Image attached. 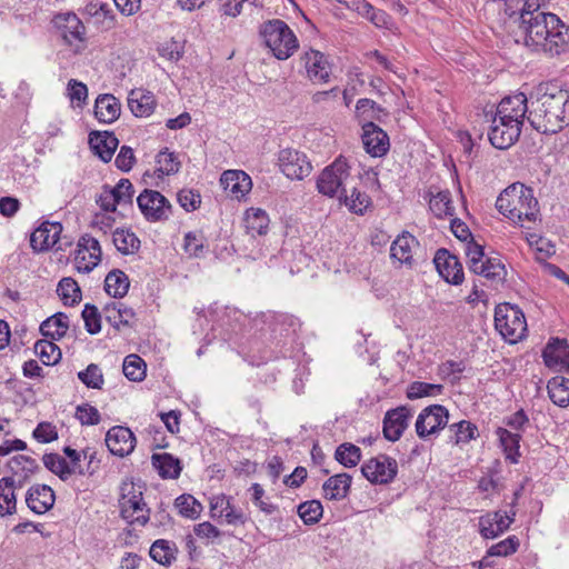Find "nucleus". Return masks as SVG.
<instances>
[{"label":"nucleus","mask_w":569,"mask_h":569,"mask_svg":"<svg viewBox=\"0 0 569 569\" xmlns=\"http://www.w3.org/2000/svg\"><path fill=\"white\" fill-rule=\"evenodd\" d=\"M521 34L527 47L550 57L559 56L569 48V26L551 12L525 14Z\"/></svg>","instance_id":"obj_1"},{"label":"nucleus","mask_w":569,"mask_h":569,"mask_svg":"<svg viewBox=\"0 0 569 569\" xmlns=\"http://www.w3.org/2000/svg\"><path fill=\"white\" fill-rule=\"evenodd\" d=\"M528 121L538 132L553 134L569 124V91L548 86L531 102Z\"/></svg>","instance_id":"obj_2"},{"label":"nucleus","mask_w":569,"mask_h":569,"mask_svg":"<svg viewBox=\"0 0 569 569\" xmlns=\"http://www.w3.org/2000/svg\"><path fill=\"white\" fill-rule=\"evenodd\" d=\"M496 208L500 213L517 223L536 221L539 209L533 190L517 182L507 187L497 198Z\"/></svg>","instance_id":"obj_3"},{"label":"nucleus","mask_w":569,"mask_h":569,"mask_svg":"<svg viewBox=\"0 0 569 569\" xmlns=\"http://www.w3.org/2000/svg\"><path fill=\"white\" fill-rule=\"evenodd\" d=\"M260 34L266 46L279 60L290 58L298 49V40L295 33L288 24L280 19L264 22L260 28Z\"/></svg>","instance_id":"obj_4"},{"label":"nucleus","mask_w":569,"mask_h":569,"mask_svg":"<svg viewBox=\"0 0 569 569\" xmlns=\"http://www.w3.org/2000/svg\"><path fill=\"white\" fill-rule=\"evenodd\" d=\"M495 327L509 343H517L527 332V321L522 310L510 303H500L496 307Z\"/></svg>","instance_id":"obj_5"},{"label":"nucleus","mask_w":569,"mask_h":569,"mask_svg":"<svg viewBox=\"0 0 569 569\" xmlns=\"http://www.w3.org/2000/svg\"><path fill=\"white\" fill-rule=\"evenodd\" d=\"M350 179V168L347 161L339 157L321 171L317 179V189L323 196H338L339 200H342Z\"/></svg>","instance_id":"obj_6"},{"label":"nucleus","mask_w":569,"mask_h":569,"mask_svg":"<svg viewBox=\"0 0 569 569\" xmlns=\"http://www.w3.org/2000/svg\"><path fill=\"white\" fill-rule=\"evenodd\" d=\"M119 499L120 515L129 523L144 526L149 521L150 509L143 501L141 487L133 482H122Z\"/></svg>","instance_id":"obj_7"},{"label":"nucleus","mask_w":569,"mask_h":569,"mask_svg":"<svg viewBox=\"0 0 569 569\" xmlns=\"http://www.w3.org/2000/svg\"><path fill=\"white\" fill-rule=\"evenodd\" d=\"M59 36L64 43L71 48L73 53L79 54L86 49V27L73 12L57 14L53 19Z\"/></svg>","instance_id":"obj_8"},{"label":"nucleus","mask_w":569,"mask_h":569,"mask_svg":"<svg viewBox=\"0 0 569 569\" xmlns=\"http://www.w3.org/2000/svg\"><path fill=\"white\" fill-rule=\"evenodd\" d=\"M361 472L371 483L386 485L397 476L398 463L389 456L379 455L365 462Z\"/></svg>","instance_id":"obj_9"},{"label":"nucleus","mask_w":569,"mask_h":569,"mask_svg":"<svg viewBox=\"0 0 569 569\" xmlns=\"http://www.w3.org/2000/svg\"><path fill=\"white\" fill-rule=\"evenodd\" d=\"M448 419L449 413L443 406H429L419 413L416 421V432L421 439L436 435L447 426Z\"/></svg>","instance_id":"obj_10"},{"label":"nucleus","mask_w":569,"mask_h":569,"mask_svg":"<svg viewBox=\"0 0 569 569\" xmlns=\"http://www.w3.org/2000/svg\"><path fill=\"white\" fill-rule=\"evenodd\" d=\"M138 207L149 221L168 219L171 204L159 191L144 189L137 198Z\"/></svg>","instance_id":"obj_11"},{"label":"nucleus","mask_w":569,"mask_h":569,"mask_svg":"<svg viewBox=\"0 0 569 569\" xmlns=\"http://www.w3.org/2000/svg\"><path fill=\"white\" fill-rule=\"evenodd\" d=\"M101 254L99 241L90 234L82 236L74 251L77 270L82 273H89L101 261Z\"/></svg>","instance_id":"obj_12"},{"label":"nucleus","mask_w":569,"mask_h":569,"mask_svg":"<svg viewBox=\"0 0 569 569\" xmlns=\"http://www.w3.org/2000/svg\"><path fill=\"white\" fill-rule=\"evenodd\" d=\"M279 167L289 179L302 180L308 177L312 170L307 156L295 149H283L278 156Z\"/></svg>","instance_id":"obj_13"},{"label":"nucleus","mask_w":569,"mask_h":569,"mask_svg":"<svg viewBox=\"0 0 569 569\" xmlns=\"http://www.w3.org/2000/svg\"><path fill=\"white\" fill-rule=\"evenodd\" d=\"M527 102V97L522 92L505 97L497 106L495 116L522 128L523 119L527 112L529 113Z\"/></svg>","instance_id":"obj_14"},{"label":"nucleus","mask_w":569,"mask_h":569,"mask_svg":"<svg viewBox=\"0 0 569 569\" xmlns=\"http://www.w3.org/2000/svg\"><path fill=\"white\" fill-rule=\"evenodd\" d=\"M521 128L497 116L493 117L488 138L500 150L510 148L520 137Z\"/></svg>","instance_id":"obj_15"},{"label":"nucleus","mask_w":569,"mask_h":569,"mask_svg":"<svg viewBox=\"0 0 569 569\" xmlns=\"http://www.w3.org/2000/svg\"><path fill=\"white\" fill-rule=\"evenodd\" d=\"M433 263L439 274L451 284H460L463 281V269L458 258L447 249H438Z\"/></svg>","instance_id":"obj_16"},{"label":"nucleus","mask_w":569,"mask_h":569,"mask_svg":"<svg viewBox=\"0 0 569 569\" xmlns=\"http://www.w3.org/2000/svg\"><path fill=\"white\" fill-rule=\"evenodd\" d=\"M362 143L370 156L382 157L389 151V137L380 127L368 121L362 126Z\"/></svg>","instance_id":"obj_17"},{"label":"nucleus","mask_w":569,"mask_h":569,"mask_svg":"<svg viewBox=\"0 0 569 569\" xmlns=\"http://www.w3.org/2000/svg\"><path fill=\"white\" fill-rule=\"evenodd\" d=\"M136 442L133 432L127 427L114 426L106 435V445L109 451L118 457L130 455Z\"/></svg>","instance_id":"obj_18"},{"label":"nucleus","mask_w":569,"mask_h":569,"mask_svg":"<svg viewBox=\"0 0 569 569\" xmlns=\"http://www.w3.org/2000/svg\"><path fill=\"white\" fill-rule=\"evenodd\" d=\"M61 232L60 222L46 221L31 233L30 244L34 251H47L58 243Z\"/></svg>","instance_id":"obj_19"},{"label":"nucleus","mask_w":569,"mask_h":569,"mask_svg":"<svg viewBox=\"0 0 569 569\" xmlns=\"http://www.w3.org/2000/svg\"><path fill=\"white\" fill-rule=\"evenodd\" d=\"M411 417L409 408L401 406L388 410L383 418V436L389 441H397L408 427V420Z\"/></svg>","instance_id":"obj_20"},{"label":"nucleus","mask_w":569,"mask_h":569,"mask_svg":"<svg viewBox=\"0 0 569 569\" xmlns=\"http://www.w3.org/2000/svg\"><path fill=\"white\" fill-rule=\"evenodd\" d=\"M516 511L508 512H490L480 518V533L486 539H493L503 533L515 521Z\"/></svg>","instance_id":"obj_21"},{"label":"nucleus","mask_w":569,"mask_h":569,"mask_svg":"<svg viewBox=\"0 0 569 569\" xmlns=\"http://www.w3.org/2000/svg\"><path fill=\"white\" fill-rule=\"evenodd\" d=\"M56 496L53 490L47 485H36L28 489L26 503L28 508L37 513L43 515L54 505Z\"/></svg>","instance_id":"obj_22"},{"label":"nucleus","mask_w":569,"mask_h":569,"mask_svg":"<svg viewBox=\"0 0 569 569\" xmlns=\"http://www.w3.org/2000/svg\"><path fill=\"white\" fill-rule=\"evenodd\" d=\"M89 144L94 154L103 162H109L119 144V140L112 132L92 131L89 134Z\"/></svg>","instance_id":"obj_23"},{"label":"nucleus","mask_w":569,"mask_h":569,"mask_svg":"<svg viewBox=\"0 0 569 569\" xmlns=\"http://www.w3.org/2000/svg\"><path fill=\"white\" fill-rule=\"evenodd\" d=\"M303 60L310 80L319 83L328 82L330 64L323 53L317 50H310L305 53Z\"/></svg>","instance_id":"obj_24"},{"label":"nucleus","mask_w":569,"mask_h":569,"mask_svg":"<svg viewBox=\"0 0 569 569\" xmlns=\"http://www.w3.org/2000/svg\"><path fill=\"white\" fill-rule=\"evenodd\" d=\"M220 182L223 189L237 199L244 197L252 187L251 178L241 170H228L221 176Z\"/></svg>","instance_id":"obj_25"},{"label":"nucleus","mask_w":569,"mask_h":569,"mask_svg":"<svg viewBox=\"0 0 569 569\" xmlns=\"http://www.w3.org/2000/svg\"><path fill=\"white\" fill-rule=\"evenodd\" d=\"M121 112L120 101L112 94H100L96 99L94 116L103 123H112L116 121Z\"/></svg>","instance_id":"obj_26"},{"label":"nucleus","mask_w":569,"mask_h":569,"mask_svg":"<svg viewBox=\"0 0 569 569\" xmlns=\"http://www.w3.org/2000/svg\"><path fill=\"white\" fill-rule=\"evenodd\" d=\"M351 480V476L346 472L328 478L322 486L325 497L329 500L345 499L350 491Z\"/></svg>","instance_id":"obj_27"},{"label":"nucleus","mask_w":569,"mask_h":569,"mask_svg":"<svg viewBox=\"0 0 569 569\" xmlns=\"http://www.w3.org/2000/svg\"><path fill=\"white\" fill-rule=\"evenodd\" d=\"M418 246V241L413 236L403 232L392 242L390 256L400 263L412 264V250Z\"/></svg>","instance_id":"obj_28"},{"label":"nucleus","mask_w":569,"mask_h":569,"mask_svg":"<svg viewBox=\"0 0 569 569\" xmlns=\"http://www.w3.org/2000/svg\"><path fill=\"white\" fill-rule=\"evenodd\" d=\"M19 488L13 477L0 479V516L13 515L17 509L14 489Z\"/></svg>","instance_id":"obj_29"},{"label":"nucleus","mask_w":569,"mask_h":569,"mask_svg":"<svg viewBox=\"0 0 569 569\" xmlns=\"http://www.w3.org/2000/svg\"><path fill=\"white\" fill-rule=\"evenodd\" d=\"M496 435L499 438L500 446L502 447L506 455V459L511 463H517L520 457L519 443L521 440V435L519 432H512L502 427L497 428Z\"/></svg>","instance_id":"obj_30"},{"label":"nucleus","mask_w":569,"mask_h":569,"mask_svg":"<svg viewBox=\"0 0 569 569\" xmlns=\"http://www.w3.org/2000/svg\"><path fill=\"white\" fill-rule=\"evenodd\" d=\"M152 466L163 479H177L181 472L179 459L167 452L152 455Z\"/></svg>","instance_id":"obj_31"},{"label":"nucleus","mask_w":569,"mask_h":569,"mask_svg":"<svg viewBox=\"0 0 569 569\" xmlns=\"http://www.w3.org/2000/svg\"><path fill=\"white\" fill-rule=\"evenodd\" d=\"M103 316L107 322L119 330L121 326H129L134 311L121 302H110L103 308Z\"/></svg>","instance_id":"obj_32"},{"label":"nucleus","mask_w":569,"mask_h":569,"mask_svg":"<svg viewBox=\"0 0 569 569\" xmlns=\"http://www.w3.org/2000/svg\"><path fill=\"white\" fill-rule=\"evenodd\" d=\"M9 468L13 472V478L18 482V487L21 488L24 481L39 468V466L34 459L24 455H18L9 461Z\"/></svg>","instance_id":"obj_33"},{"label":"nucleus","mask_w":569,"mask_h":569,"mask_svg":"<svg viewBox=\"0 0 569 569\" xmlns=\"http://www.w3.org/2000/svg\"><path fill=\"white\" fill-rule=\"evenodd\" d=\"M68 316L63 312H57L40 325V331L44 337L51 340H60L68 331Z\"/></svg>","instance_id":"obj_34"},{"label":"nucleus","mask_w":569,"mask_h":569,"mask_svg":"<svg viewBox=\"0 0 569 569\" xmlns=\"http://www.w3.org/2000/svg\"><path fill=\"white\" fill-rule=\"evenodd\" d=\"M130 287L128 276L120 269L111 270L104 279V290L113 298H122Z\"/></svg>","instance_id":"obj_35"},{"label":"nucleus","mask_w":569,"mask_h":569,"mask_svg":"<svg viewBox=\"0 0 569 569\" xmlns=\"http://www.w3.org/2000/svg\"><path fill=\"white\" fill-rule=\"evenodd\" d=\"M548 395L550 400L561 408L569 406V379L556 376L548 381Z\"/></svg>","instance_id":"obj_36"},{"label":"nucleus","mask_w":569,"mask_h":569,"mask_svg":"<svg viewBox=\"0 0 569 569\" xmlns=\"http://www.w3.org/2000/svg\"><path fill=\"white\" fill-rule=\"evenodd\" d=\"M128 107L136 117H148L154 109L153 96L133 90L129 94Z\"/></svg>","instance_id":"obj_37"},{"label":"nucleus","mask_w":569,"mask_h":569,"mask_svg":"<svg viewBox=\"0 0 569 569\" xmlns=\"http://www.w3.org/2000/svg\"><path fill=\"white\" fill-rule=\"evenodd\" d=\"M246 228L252 236H263L268 232L269 217L267 212L259 208H250L246 212Z\"/></svg>","instance_id":"obj_38"},{"label":"nucleus","mask_w":569,"mask_h":569,"mask_svg":"<svg viewBox=\"0 0 569 569\" xmlns=\"http://www.w3.org/2000/svg\"><path fill=\"white\" fill-rule=\"evenodd\" d=\"M178 552V548L174 542H171L166 539L156 540L150 548V557L158 563L163 566H169L173 560H176V556Z\"/></svg>","instance_id":"obj_39"},{"label":"nucleus","mask_w":569,"mask_h":569,"mask_svg":"<svg viewBox=\"0 0 569 569\" xmlns=\"http://www.w3.org/2000/svg\"><path fill=\"white\" fill-rule=\"evenodd\" d=\"M112 242L122 254H133L140 248V240L129 229H117L112 234Z\"/></svg>","instance_id":"obj_40"},{"label":"nucleus","mask_w":569,"mask_h":569,"mask_svg":"<svg viewBox=\"0 0 569 569\" xmlns=\"http://www.w3.org/2000/svg\"><path fill=\"white\" fill-rule=\"evenodd\" d=\"M478 267L477 271H473L476 274H481L495 282H503L506 279L507 270L502 261L497 257L486 258Z\"/></svg>","instance_id":"obj_41"},{"label":"nucleus","mask_w":569,"mask_h":569,"mask_svg":"<svg viewBox=\"0 0 569 569\" xmlns=\"http://www.w3.org/2000/svg\"><path fill=\"white\" fill-rule=\"evenodd\" d=\"M568 343L563 339L552 338L542 351V358L547 367L557 369L562 356L567 352Z\"/></svg>","instance_id":"obj_42"},{"label":"nucleus","mask_w":569,"mask_h":569,"mask_svg":"<svg viewBox=\"0 0 569 569\" xmlns=\"http://www.w3.org/2000/svg\"><path fill=\"white\" fill-rule=\"evenodd\" d=\"M44 467L57 475L61 480L66 481L74 473L69 462L58 453H46L42 458Z\"/></svg>","instance_id":"obj_43"},{"label":"nucleus","mask_w":569,"mask_h":569,"mask_svg":"<svg viewBox=\"0 0 569 569\" xmlns=\"http://www.w3.org/2000/svg\"><path fill=\"white\" fill-rule=\"evenodd\" d=\"M34 352L46 366H54L61 359V350L53 340H39L34 343Z\"/></svg>","instance_id":"obj_44"},{"label":"nucleus","mask_w":569,"mask_h":569,"mask_svg":"<svg viewBox=\"0 0 569 569\" xmlns=\"http://www.w3.org/2000/svg\"><path fill=\"white\" fill-rule=\"evenodd\" d=\"M57 292L66 306H74L81 300L80 288L72 278H62L58 283Z\"/></svg>","instance_id":"obj_45"},{"label":"nucleus","mask_w":569,"mask_h":569,"mask_svg":"<svg viewBox=\"0 0 569 569\" xmlns=\"http://www.w3.org/2000/svg\"><path fill=\"white\" fill-rule=\"evenodd\" d=\"M157 168L154 174L159 178L163 176L174 174L180 169V161L173 152H168V149L160 151L156 157Z\"/></svg>","instance_id":"obj_46"},{"label":"nucleus","mask_w":569,"mask_h":569,"mask_svg":"<svg viewBox=\"0 0 569 569\" xmlns=\"http://www.w3.org/2000/svg\"><path fill=\"white\" fill-rule=\"evenodd\" d=\"M336 460L346 468H352L361 460V450L353 443L345 442L337 447Z\"/></svg>","instance_id":"obj_47"},{"label":"nucleus","mask_w":569,"mask_h":569,"mask_svg":"<svg viewBox=\"0 0 569 569\" xmlns=\"http://www.w3.org/2000/svg\"><path fill=\"white\" fill-rule=\"evenodd\" d=\"M429 208L438 218L452 216L455 208L452 206L450 192L446 190L432 196L429 200Z\"/></svg>","instance_id":"obj_48"},{"label":"nucleus","mask_w":569,"mask_h":569,"mask_svg":"<svg viewBox=\"0 0 569 569\" xmlns=\"http://www.w3.org/2000/svg\"><path fill=\"white\" fill-rule=\"evenodd\" d=\"M449 430L452 433L450 436V440L453 441L456 445H459L467 443L471 439H475L478 429L477 426L473 425L472 422L461 420L457 423H452L449 427Z\"/></svg>","instance_id":"obj_49"},{"label":"nucleus","mask_w":569,"mask_h":569,"mask_svg":"<svg viewBox=\"0 0 569 569\" xmlns=\"http://www.w3.org/2000/svg\"><path fill=\"white\" fill-rule=\"evenodd\" d=\"M297 511L303 523L311 526L320 521L323 508L320 501L309 500L300 503Z\"/></svg>","instance_id":"obj_50"},{"label":"nucleus","mask_w":569,"mask_h":569,"mask_svg":"<svg viewBox=\"0 0 569 569\" xmlns=\"http://www.w3.org/2000/svg\"><path fill=\"white\" fill-rule=\"evenodd\" d=\"M122 370L131 381H142L146 377V363L137 355H129L124 358Z\"/></svg>","instance_id":"obj_51"},{"label":"nucleus","mask_w":569,"mask_h":569,"mask_svg":"<svg viewBox=\"0 0 569 569\" xmlns=\"http://www.w3.org/2000/svg\"><path fill=\"white\" fill-rule=\"evenodd\" d=\"M174 506L178 508L179 513L186 518L197 519L201 511V503L191 495H181L174 500Z\"/></svg>","instance_id":"obj_52"},{"label":"nucleus","mask_w":569,"mask_h":569,"mask_svg":"<svg viewBox=\"0 0 569 569\" xmlns=\"http://www.w3.org/2000/svg\"><path fill=\"white\" fill-rule=\"evenodd\" d=\"M341 201H343L350 211L357 214H362L370 204V198L365 192L359 191L356 187L351 188L350 196L347 190L343 193Z\"/></svg>","instance_id":"obj_53"},{"label":"nucleus","mask_w":569,"mask_h":569,"mask_svg":"<svg viewBox=\"0 0 569 569\" xmlns=\"http://www.w3.org/2000/svg\"><path fill=\"white\" fill-rule=\"evenodd\" d=\"M443 390L442 385L415 381L407 389V397L411 400L429 396L440 395Z\"/></svg>","instance_id":"obj_54"},{"label":"nucleus","mask_w":569,"mask_h":569,"mask_svg":"<svg viewBox=\"0 0 569 569\" xmlns=\"http://www.w3.org/2000/svg\"><path fill=\"white\" fill-rule=\"evenodd\" d=\"M206 238L202 231H189L184 234V251L192 257H201L203 254Z\"/></svg>","instance_id":"obj_55"},{"label":"nucleus","mask_w":569,"mask_h":569,"mask_svg":"<svg viewBox=\"0 0 569 569\" xmlns=\"http://www.w3.org/2000/svg\"><path fill=\"white\" fill-rule=\"evenodd\" d=\"M79 380L88 388L101 389L104 379L101 369L96 363H90L86 370L78 372Z\"/></svg>","instance_id":"obj_56"},{"label":"nucleus","mask_w":569,"mask_h":569,"mask_svg":"<svg viewBox=\"0 0 569 569\" xmlns=\"http://www.w3.org/2000/svg\"><path fill=\"white\" fill-rule=\"evenodd\" d=\"M86 330L90 335H97L101 330V313L93 305L87 303L81 313Z\"/></svg>","instance_id":"obj_57"},{"label":"nucleus","mask_w":569,"mask_h":569,"mask_svg":"<svg viewBox=\"0 0 569 569\" xmlns=\"http://www.w3.org/2000/svg\"><path fill=\"white\" fill-rule=\"evenodd\" d=\"M519 540L516 536L508 537L507 539L491 546L488 555L492 557H506L517 551Z\"/></svg>","instance_id":"obj_58"},{"label":"nucleus","mask_w":569,"mask_h":569,"mask_svg":"<svg viewBox=\"0 0 569 569\" xmlns=\"http://www.w3.org/2000/svg\"><path fill=\"white\" fill-rule=\"evenodd\" d=\"M119 204H131L134 193L133 186L129 179H120L114 187H110Z\"/></svg>","instance_id":"obj_59"},{"label":"nucleus","mask_w":569,"mask_h":569,"mask_svg":"<svg viewBox=\"0 0 569 569\" xmlns=\"http://www.w3.org/2000/svg\"><path fill=\"white\" fill-rule=\"evenodd\" d=\"M76 417L81 425L96 426L100 422V413L98 409L89 403L78 406Z\"/></svg>","instance_id":"obj_60"},{"label":"nucleus","mask_w":569,"mask_h":569,"mask_svg":"<svg viewBox=\"0 0 569 569\" xmlns=\"http://www.w3.org/2000/svg\"><path fill=\"white\" fill-rule=\"evenodd\" d=\"M67 89L71 102H77L78 107H81L83 103H86V100L88 98V88L84 83L71 79L68 82Z\"/></svg>","instance_id":"obj_61"},{"label":"nucleus","mask_w":569,"mask_h":569,"mask_svg":"<svg viewBox=\"0 0 569 569\" xmlns=\"http://www.w3.org/2000/svg\"><path fill=\"white\" fill-rule=\"evenodd\" d=\"M468 257L469 269L473 272L477 271L478 266L485 260V251L482 246L476 243L472 239L468 242L466 248Z\"/></svg>","instance_id":"obj_62"},{"label":"nucleus","mask_w":569,"mask_h":569,"mask_svg":"<svg viewBox=\"0 0 569 569\" xmlns=\"http://www.w3.org/2000/svg\"><path fill=\"white\" fill-rule=\"evenodd\" d=\"M134 162L136 157L132 148L122 146L114 160L116 167L123 172H128L132 169Z\"/></svg>","instance_id":"obj_63"},{"label":"nucleus","mask_w":569,"mask_h":569,"mask_svg":"<svg viewBox=\"0 0 569 569\" xmlns=\"http://www.w3.org/2000/svg\"><path fill=\"white\" fill-rule=\"evenodd\" d=\"M33 437L43 443L51 442L58 438L56 427L50 422H40L33 430Z\"/></svg>","instance_id":"obj_64"}]
</instances>
